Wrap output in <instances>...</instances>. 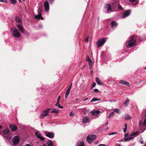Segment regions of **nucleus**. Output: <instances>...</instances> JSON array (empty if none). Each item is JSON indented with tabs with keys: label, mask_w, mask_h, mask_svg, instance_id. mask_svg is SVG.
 Instances as JSON below:
<instances>
[{
	"label": "nucleus",
	"mask_w": 146,
	"mask_h": 146,
	"mask_svg": "<svg viewBox=\"0 0 146 146\" xmlns=\"http://www.w3.org/2000/svg\"><path fill=\"white\" fill-rule=\"evenodd\" d=\"M9 127L12 131H16L17 129V126L14 125H10Z\"/></svg>",
	"instance_id": "obj_19"
},
{
	"label": "nucleus",
	"mask_w": 146,
	"mask_h": 146,
	"mask_svg": "<svg viewBox=\"0 0 146 146\" xmlns=\"http://www.w3.org/2000/svg\"><path fill=\"white\" fill-rule=\"evenodd\" d=\"M129 100L127 98H126L125 101L124 103V105L126 106H128L129 104Z\"/></svg>",
	"instance_id": "obj_22"
},
{
	"label": "nucleus",
	"mask_w": 146,
	"mask_h": 146,
	"mask_svg": "<svg viewBox=\"0 0 146 146\" xmlns=\"http://www.w3.org/2000/svg\"><path fill=\"white\" fill-rule=\"evenodd\" d=\"M2 127L0 125V129Z\"/></svg>",
	"instance_id": "obj_60"
},
{
	"label": "nucleus",
	"mask_w": 146,
	"mask_h": 146,
	"mask_svg": "<svg viewBox=\"0 0 146 146\" xmlns=\"http://www.w3.org/2000/svg\"><path fill=\"white\" fill-rule=\"evenodd\" d=\"M119 82L120 84L125 85L128 87H129L130 86V84L129 83L127 82L124 81L123 80H120L119 81Z\"/></svg>",
	"instance_id": "obj_20"
},
{
	"label": "nucleus",
	"mask_w": 146,
	"mask_h": 146,
	"mask_svg": "<svg viewBox=\"0 0 146 146\" xmlns=\"http://www.w3.org/2000/svg\"><path fill=\"white\" fill-rule=\"evenodd\" d=\"M113 110L114 112H115L119 114H120L121 113V111L118 109H113Z\"/></svg>",
	"instance_id": "obj_27"
},
{
	"label": "nucleus",
	"mask_w": 146,
	"mask_h": 146,
	"mask_svg": "<svg viewBox=\"0 0 146 146\" xmlns=\"http://www.w3.org/2000/svg\"><path fill=\"white\" fill-rule=\"evenodd\" d=\"M87 61L90 64V63H92V61L90 59L89 57L87 58Z\"/></svg>",
	"instance_id": "obj_39"
},
{
	"label": "nucleus",
	"mask_w": 146,
	"mask_h": 146,
	"mask_svg": "<svg viewBox=\"0 0 146 146\" xmlns=\"http://www.w3.org/2000/svg\"><path fill=\"white\" fill-rule=\"evenodd\" d=\"M74 115V114L73 113L71 112L69 114V115L70 117H72Z\"/></svg>",
	"instance_id": "obj_46"
},
{
	"label": "nucleus",
	"mask_w": 146,
	"mask_h": 146,
	"mask_svg": "<svg viewBox=\"0 0 146 146\" xmlns=\"http://www.w3.org/2000/svg\"><path fill=\"white\" fill-rule=\"evenodd\" d=\"M88 98H86V99H84V101H85V100H88Z\"/></svg>",
	"instance_id": "obj_54"
},
{
	"label": "nucleus",
	"mask_w": 146,
	"mask_h": 146,
	"mask_svg": "<svg viewBox=\"0 0 146 146\" xmlns=\"http://www.w3.org/2000/svg\"><path fill=\"white\" fill-rule=\"evenodd\" d=\"M110 101V102H112V101H110V100H107V101Z\"/></svg>",
	"instance_id": "obj_55"
},
{
	"label": "nucleus",
	"mask_w": 146,
	"mask_h": 146,
	"mask_svg": "<svg viewBox=\"0 0 146 146\" xmlns=\"http://www.w3.org/2000/svg\"><path fill=\"white\" fill-rule=\"evenodd\" d=\"M51 108H47L44 110L42 112V113L40 115V119H42L44 117L46 116L49 113L50 110Z\"/></svg>",
	"instance_id": "obj_4"
},
{
	"label": "nucleus",
	"mask_w": 146,
	"mask_h": 146,
	"mask_svg": "<svg viewBox=\"0 0 146 146\" xmlns=\"http://www.w3.org/2000/svg\"><path fill=\"white\" fill-rule=\"evenodd\" d=\"M138 133V131H135L133 133H132L131 134H130L131 136H135Z\"/></svg>",
	"instance_id": "obj_33"
},
{
	"label": "nucleus",
	"mask_w": 146,
	"mask_h": 146,
	"mask_svg": "<svg viewBox=\"0 0 146 146\" xmlns=\"http://www.w3.org/2000/svg\"><path fill=\"white\" fill-rule=\"evenodd\" d=\"M55 105L56 106H58V107L60 108H63V106H60L59 104V102H57L55 104Z\"/></svg>",
	"instance_id": "obj_30"
},
{
	"label": "nucleus",
	"mask_w": 146,
	"mask_h": 146,
	"mask_svg": "<svg viewBox=\"0 0 146 146\" xmlns=\"http://www.w3.org/2000/svg\"><path fill=\"white\" fill-rule=\"evenodd\" d=\"M17 26L20 31L21 33H24V29L22 25L20 24H18L17 25Z\"/></svg>",
	"instance_id": "obj_16"
},
{
	"label": "nucleus",
	"mask_w": 146,
	"mask_h": 146,
	"mask_svg": "<svg viewBox=\"0 0 146 146\" xmlns=\"http://www.w3.org/2000/svg\"><path fill=\"white\" fill-rule=\"evenodd\" d=\"M0 1L5 3H7V1L6 0H0Z\"/></svg>",
	"instance_id": "obj_42"
},
{
	"label": "nucleus",
	"mask_w": 146,
	"mask_h": 146,
	"mask_svg": "<svg viewBox=\"0 0 146 146\" xmlns=\"http://www.w3.org/2000/svg\"><path fill=\"white\" fill-rule=\"evenodd\" d=\"M49 0L50 1V3L52 2H53L54 1V0Z\"/></svg>",
	"instance_id": "obj_52"
},
{
	"label": "nucleus",
	"mask_w": 146,
	"mask_h": 146,
	"mask_svg": "<svg viewBox=\"0 0 146 146\" xmlns=\"http://www.w3.org/2000/svg\"><path fill=\"white\" fill-rule=\"evenodd\" d=\"M134 36H131L129 39V40L126 43V46L129 48L133 46L135 44L136 41L134 39Z\"/></svg>",
	"instance_id": "obj_1"
},
{
	"label": "nucleus",
	"mask_w": 146,
	"mask_h": 146,
	"mask_svg": "<svg viewBox=\"0 0 146 146\" xmlns=\"http://www.w3.org/2000/svg\"><path fill=\"white\" fill-rule=\"evenodd\" d=\"M114 113L113 111L111 112L109 114L108 118H110L114 115Z\"/></svg>",
	"instance_id": "obj_35"
},
{
	"label": "nucleus",
	"mask_w": 146,
	"mask_h": 146,
	"mask_svg": "<svg viewBox=\"0 0 146 146\" xmlns=\"http://www.w3.org/2000/svg\"><path fill=\"white\" fill-rule=\"evenodd\" d=\"M23 1H25V0H23Z\"/></svg>",
	"instance_id": "obj_64"
},
{
	"label": "nucleus",
	"mask_w": 146,
	"mask_h": 146,
	"mask_svg": "<svg viewBox=\"0 0 146 146\" xmlns=\"http://www.w3.org/2000/svg\"><path fill=\"white\" fill-rule=\"evenodd\" d=\"M96 85V83L95 82H93L91 87V89L94 87Z\"/></svg>",
	"instance_id": "obj_40"
},
{
	"label": "nucleus",
	"mask_w": 146,
	"mask_h": 146,
	"mask_svg": "<svg viewBox=\"0 0 146 146\" xmlns=\"http://www.w3.org/2000/svg\"><path fill=\"white\" fill-rule=\"evenodd\" d=\"M35 134L36 137L40 140L43 141L44 140V137L41 135L39 132H35Z\"/></svg>",
	"instance_id": "obj_12"
},
{
	"label": "nucleus",
	"mask_w": 146,
	"mask_h": 146,
	"mask_svg": "<svg viewBox=\"0 0 146 146\" xmlns=\"http://www.w3.org/2000/svg\"><path fill=\"white\" fill-rule=\"evenodd\" d=\"M82 121L84 123H87L89 121V118L87 116L84 117L83 118Z\"/></svg>",
	"instance_id": "obj_17"
},
{
	"label": "nucleus",
	"mask_w": 146,
	"mask_h": 146,
	"mask_svg": "<svg viewBox=\"0 0 146 146\" xmlns=\"http://www.w3.org/2000/svg\"><path fill=\"white\" fill-rule=\"evenodd\" d=\"M12 35L14 37L18 38L19 37L21 34L17 29L12 28L10 29Z\"/></svg>",
	"instance_id": "obj_2"
},
{
	"label": "nucleus",
	"mask_w": 146,
	"mask_h": 146,
	"mask_svg": "<svg viewBox=\"0 0 146 146\" xmlns=\"http://www.w3.org/2000/svg\"><path fill=\"white\" fill-rule=\"evenodd\" d=\"M125 119L127 120L131 119V116L128 114H125L124 117Z\"/></svg>",
	"instance_id": "obj_23"
},
{
	"label": "nucleus",
	"mask_w": 146,
	"mask_h": 146,
	"mask_svg": "<svg viewBox=\"0 0 146 146\" xmlns=\"http://www.w3.org/2000/svg\"><path fill=\"white\" fill-rule=\"evenodd\" d=\"M129 1L133 3L136 1L135 5L138 4L139 3V0H129Z\"/></svg>",
	"instance_id": "obj_32"
},
{
	"label": "nucleus",
	"mask_w": 146,
	"mask_h": 146,
	"mask_svg": "<svg viewBox=\"0 0 146 146\" xmlns=\"http://www.w3.org/2000/svg\"><path fill=\"white\" fill-rule=\"evenodd\" d=\"M84 143L83 141H79L76 145V146H84Z\"/></svg>",
	"instance_id": "obj_24"
},
{
	"label": "nucleus",
	"mask_w": 146,
	"mask_h": 146,
	"mask_svg": "<svg viewBox=\"0 0 146 146\" xmlns=\"http://www.w3.org/2000/svg\"><path fill=\"white\" fill-rule=\"evenodd\" d=\"M90 72H91V73H93V71H92V70H91L90 71Z\"/></svg>",
	"instance_id": "obj_58"
},
{
	"label": "nucleus",
	"mask_w": 146,
	"mask_h": 146,
	"mask_svg": "<svg viewBox=\"0 0 146 146\" xmlns=\"http://www.w3.org/2000/svg\"><path fill=\"white\" fill-rule=\"evenodd\" d=\"M47 145L48 146H50L52 145V142L51 140H49L47 142Z\"/></svg>",
	"instance_id": "obj_31"
},
{
	"label": "nucleus",
	"mask_w": 146,
	"mask_h": 146,
	"mask_svg": "<svg viewBox=\"0 0 146 146\" xmlns=\"http://www.w3.org/2000/svg\"><path fill=\"white\" fill-rule=\"evenodd\" d=\"M96 79L97 83L98 85H100L102 84V82H101L98 78H96Z\"/></svg>",
	"instance_id": "obj_26"
},
{
	"label": "nucleus",
	"mask_w": 146,
	"mask_h": 146,
	"mask_svg": "<svg viewBox=\"0 0 146 146\" xmlns=\"http://www.w3.org/2000/svg\"><path fill=\"white\" fill-rule=\"evenodd\" d=\"M144 70H145L146 69V67L144 68Z\"/></svg>",
	"instance_id": "obj_57"
},
{
	"label": "nucleus",
	"mask_w": 146,
	"mask_h": 146,
	"mask_svg": "<svg viewBox=\"0 0 146 146\" xmlns=\"http://www.w3.org/2000/svg\"><path fill=\"white\" fill-rule=\"evenodd\" d=\"M41 9L39 7L38 10V15H35L34 18L36 19H41L43 20L44 18L42 17L41 14Z\"/></svg>",
	"instance_id": "obj_7"
},
{
	"label": "nucleus",
	"mask_w": 146,
	"mask_h": 146,
	"mask_svg": "<svg viewBox=\"0 0 146 146\" xmlns=\"http://www.w3.org/2000/svg\"><path fill=\"white\" fill-rule=\"evenodd\" d=\"M20 139L19 136H16L14 137L12 140V142L14 145H16L19 143Z\"/></svg>",
	"instance_id": "obj_8"
},
{
	"label": "nucleus",
	"mask_w": 146,
	"mask_h": 146,
	"mask_svg": "<svg viewBox=\"0 0 146 146\" xmlns=\"http://www.w3.org/2000/svg\"><path fill=\"white\" fill-rule=\"evenodd\" d=\"M106 125H107L108 124V122H106Z\"/></svg>",
	"instance_id": "obj_56"
},
{
	"label": "nucleus",
	"mask_w": 146,
	"mask_h": 146,
	"mask_svg": "<svg viewBox=\"0 0 146 146\" xmlns=\"http://www.w3.org/2000/svg\"><path fill=\"white\" fill-rule=\"evenodd\" d=\"M134 139V137H131L127 138L126 139H125V142L127 141L130 140H131Z\"/></svg>",
	"instance_id": "obj_34"
},
{
	"label": "nucleus",
	"mask_w": 146,
	"mask_h": 146,
	"mask_svg": "<svg viewBox=\"0 0 146 146\" xmlns=\"http://www.w3.org/2000/svg\"><path fill=\"white\" fill-rule=\"evenodd\" d=\"M72 83H71V84H70V86L68 88V89H69V90H70V89H71V88L72 87Z\"/></svg>",
	"instance_id": "obj_45"
},
{
	"label": "nucleus",
	"mask_w": 146,
	"mask_h": 146,
	"mask_svg": "<svg viewBox=\"0 0 146 146\" xmlns=\"http://www.w3.org/2000/svg\"><path fill=\"white\" fill-rule=\"evenodd\" d=\"M100 100V99H97L95 98H94L91 100L90 102H94Z\"/></svg>",
	"instance_id": "obj_29"
},
{
	"label": "nucleus",
	"mask_w": 146,
	"mask_h": 146,
	"mask_svg": "<svg viewBox=\"0 0 146 146\" xmlns=\"http://www.w3.org/2000/svg\"><path fill=\"white\" fill-rule=\"evenodd\" d=\"M9 132V130L8 128H6L3 130L2 132V133L4 134L3 136L8 140L10 139H11V136L9 135H5L8 134Z\"/></svg>",
	"instance_id": "obj_5"
},
{
	"label": "nucleus",
	"mask_w": 146,
	"mask_h": 146,
	"mask_svg": "<svg viewBox=\"0 0 146 146\" xmlns=\"http://www.w3.org/2000/svg\"><path fill=\"white\" fill-rule=\"evenodd\" d=\"M44 5L45 11H48L49 9V6L48 2L47 1H45Z\"/></svg>",
	"instance_id": "obj_11"
},
{
	"label": "nucleus",
	"mask_w": 146,
	"mask_h": 146,
	"mask_svg": "<svg viewBox=\"0 0 146 146\" xmlns=\"http://www.w3.org/2000/svg\"><path fill=\"white\" fill-rule=\"evenodd\" d=\"M116 133H115V132H112V133H109V135H114L115 134H116Z\"/></svg>",
	"instance_id": "obj_43"
},
{
	"label": "nucleus",
	"mask_w": 146,
	"mask_h": 146,
	"mask_svg": "<svg viewBox=\"0 0 146 146\" xmlns=\"http://www.w3.org/2000/svg\"><path fill=\"white\" fill-rule=\"evenodd\" d=\"M110 25L111 28L112 29H115L117 26L118 24L116 22L114 21H112L110 23Z\"/></svg>",
	"instance_id": "obj_15"
},
{
	"label": "nucleus",
	"mask_w": 146,
	"mask_h": 146,
	"mask_svg": "<svg viewBox=\"0 0 146 146\" xmlns=\"http://www.w3.org/2000/svg\"><path fill=\"white\" fill-rule=\"evenodd\" d=\"M10 3L13 5L15 4L16 3L15 0H10Z\"/></svg>",
	"instance_id": "obj_37"
},
{
	"label": "nucleus",
	"mask_w": 146,
	"mask_h": 146,
	"mask_svg": "<svg viewBox=\"0 0 146 146\" xmlns=\"http://www.w3.org/2000/svg\"><path fill=\"white\" fill-rule=\"evenodd\" d=\"M60 96H59L58 97V98L57 99V102H59L60 100Z\"/></svg>",
	"instance_id": "obj_44"
},
{
	"label": "nucleus",
	"mask_w": 146,
	"mask_h": 146,
	"mask_svg": "<svg viewBox=\"0 0 146 146\" xmlns=\"http://www.w3.org/2000/svg\"><path fill=\"white\" fill-rule=\"evenodd\" d=\"M118 8L119 9H123L122 7L120 5H119L118 6Z\"/></svg>",
	"instance_id": "obj_47"
},
{
	"label": "nucleus",
	"mask_w": 146,
	"mask_h": 146,
	"mask_svg": "<svg viewBox=\"0 0 146 146\" xmlns=\"http://www.w3.org/2000/svg\"><path fill=\"white\" fill-rule=\"evenodd\" d=\"M15 20L17 23H20L21 21V19L17 16L15 17Z\"/></svg>",
	"instance_id": "obj_21"
},
{
	"label": "nucleus",
	"mask_w": 146,
	"mask_h": 146,
	"mask_svg": "<svg viewBox=\"0 0 146 146\" xmlns=\"http://www.w3.org/2000/svg\"><path fill=\"white\" fill-rule=\"evenodd\" d=\"M128 135H129L128 134H125V137H127V136H128Z\"/></svg>",
	"instance_id": "obj_51"
},
{
	"label": "nucleus",
	"mask_w": 146,
	"mask_h": 146,
	"mask_svg": "<svg viewBox=\"0 0 146 146\" xmlns=\"http://www.w3.org/2000/svg\"><path fill=\"white\" fill-rule=\"evenodd\" d=\"M18 0L20 3L21 2V0Z\"/></svg>",
	"instance_id": "obj_59"
},
{
	"label": "nucleus",
	"mask_w": 146,
	"mask_h": 146,
	"mask_svg": "<svg viewBox=\"0 0 146 146\" xmlns=\"http://www.w3.org/2000/svg\"><path fill=\"white\" fill-rule=\"evenodd\" d=\"M145 119L143 123H142V121L141 120H140L139 121V125L141 127L142 126V125H143V126H145L146 125V113L145 114Z\"/></svg>",
	"instance_id": "obj_18"
},
{
	"label": "nucleus",
	"mask_w": 146,
	"mask_h": 146,
	"mask_svg": "<svg viewBox=\"0 0 146 146\" xmlns=\"http://www.w3.org/2000/svg\"><path fill=\"white\" fill-rule=\"evenodd\" d=\"M100 113V111H99L95 110L92 111H91L90 113L91 115H94L96 116V117H98V115Z\"/></svg>",
	"instance_id": "obj_13"
},
{
	"label": "nucleus",
	"mask_w": 146,
	"mask_h": 146,
	"mask_svg": "<svg viewBox=\"0 0 146 146\" xmlns=\"http://www.w3.org/2000/svg\"><path fill=\"white\" fill-rule=\"evenodd\" d=\"M43 146H46L45 145H44Z\"/></svg>",
	"instance_id": "obj_62"
},
{
	"label": "nucleus",
	"mask_w": 146,
	"mask_h": 146,
	"mask_svg": "<svg viewBox=\"0 0 146 146\" xmlns=\"http://www.w3.org/2000/svg\"><path fill=\"white\" fill-rule=\"evenodd\" d=\"M59 112V110L56 109V108H53L52 110L51 113H58Z\"/></svg>",
	"instance_id": "obj_25"
},
{
	"label": "nucleus",
	"mask_w": 146,
	"mask_h": 146,
	"mask_svg": "<svg viewBox=\"0 0 146 146\" xmlns=\"http://www.w3.org/2000/svg\"><path fill=\"white\" fill-rule=\"evenodd\" d=\"M85 41L86 42H88V37L86 38L85 39Z\"/></svg>",
	"instance_id": "obj_49"
},
{
	"label": "nucleus",
	"mask_w": 146,
	"mask_h": 146,
	"mask_svg": "<svg viewBox=\"0 0 146 146\" xmlns=\"http://www.w3.org/2000/svg\"><path fill=\"white\" fill-rule=\"evenodd\" d=\"M106 38L107 39L108 38ZM106 41V40L105 38L99 39L96 43L97 47H98L103 45Z\"/></svg>",
	"instance_id": "obj_3"
},
{
	"label": "nucleus",
	"mask_w": 146,
	"mask_h": 146,
	"mask_svg": "<svg viewBox=\"0 0 146 146\" xmlns=\"http://www.w3.org/2000/svg\"><path fill=\"white\" fill-rule=\"evenodd\" d=\"M140 142L142 144H143V140L140 141Z\"/></svg>",
	"instance_id": "obj_53"
},
{
	"label": "nucleus",
	"mask_w": 146,
	"mask_h": 146,
	"mask_svg": "<svg viewBox=\"0 0 146 146\" xmlns=\"http://www.w3.org/2000/svg\"><path fill=\"white\" fill-rule=\"evenodd\" d=\"M98 146H106V145L104 144H101L99 145Z\"/></svg>",
	"instance_id": "obj_48"
},
{
	"label": "nucleus",
	"mask_w": 146,
	"mask_h": 146,
	"mask_svg": "<svg viewBox=\"0 0 146 146\" xmlns=\"http://www.w3.org/2000/svg\"><path fill=\"white\" fill-rule=\"evenodd\" d=\"M93 92H99V90L97 89H95L94 90Z\"/></svg>",
	"instance_id": "obj_41"
},
{
	"label": "nucleus",
	"mask_w": 146,
	"mask_h": 146,
	"mask_svg": "<svg viewBox=\"0 0 146 146\" xmlns=\"http://www.w3.org/2000/svg\"><path fill=\"white\" fill-rule=\"evenodd\" d=\"M24 146H31V145L29 144H26Z\"/></svg>",
	"instance_id": "obj_50"
},
{
	"label": "nucleus",
	"mask_w": 146,
	"mask_h": 146,
	"mask_svg": "<svg viewBox=\"0 0 146 146\" xmlns=\"http://www.w3.org/2000/svg\"><path fill=\"white\" fill-rule=\"evenodd\" d=\"M145 40V38L143 37H141V36L139 37V40L140 41H142V40Z\"/></svg>",
	"instance_id": "obj_38"
},
{
	"label": "nucleus",
	"mask_w": 146,
	"mask_h": 146,
	"mask_svg": "<svg viewBox=\"0 0 146 146\" xmlns=\"http://www.w3.org/2000/svg\"><path fill=\"white\" fill-rule=\"evenodd\" d=\"M127 124H125V128L123 129V130L124 133H125L127 131Z\"/></svg>",
	"instance_id": "obj_36"
},
{
	"label": "nucleus",
	"mask_w": 146,
	"mask_h": 146,
	"mask_svg": "<svg viewBox=\"0 0 146 146\" xmlns=\"http://www.w3.org/2000/svg\"><path fill=\"white\" fill-rule=\"evenodd\" d=\"M118 146H121L119 144Z\"/></svg>",
	"instance_id": "obj_61"
},
{
	"label": "nucleus",
	"mask_w": 146,
	"mask_h": 146,
	"mask_svg": "<svg viewBox=\"0 0 146 146\" xmlns=\"http://www.w3.org/2000/svg\"><path fill=\"white\" fill-rule=\"evenodd\" d=\"M145 110H146V107H145Z\"/></svg>",
	"instance_id": "obj_63"
},
{
	"label": "nucleus",
	"mask_w": 146,
	"mask_h": 146,
	"mask_svg": "<svg viewBox=\"0 0 146 146\" xmlns=\"http://www.w3.org/2000/svg\"><path fill=\"white\" fill-rule=\"evenodd\" d=\"M131 13V10H127L123 13L121 16V18H122L124 19L126 17L129 16Z\"/></svg>",
	"instance_id": "obj_9"
},
{
	"label": "nucleus",
	"mask_w": 146,
	"mask_h": 146,
	"mask_svg": "<svg viewBox=\"0 0 146 146\" xmlns=\"http://www.w3.org/2000/svg\"><path fill=\"white\" fill-rule=\"evenodd\" d=\"M104 8L107 9V12L108 13H109L110 12H111V6L110 4L108 3L106 4V5L105 6Z\"/></svg>",
	"instance_id": "obj_14"
},
{
	"label": "nucleus",
	"mask_w": 146,
	"mask_h": 146,
	"mask_svg": "<svg viewBox=\"0 0 146 146\" xmlns=\"http://www.w3.org/2000/svg\"><path fill=\"white\" fill-rule=\"evenodd\" d=\"M96 138V136L95 135H89L87 137V140L89 143H90L93 142Z\"/></svg>",
	"instance_id": "obj_6"
},
{
	"label": "nucleus",
	"mask_w": 146,
	"mask_h": 146,
	"mask_svg": "<svg viewBox=\"0 0 146 146\" xmlns=\"http://www.w3.org/2000/svg\"><path fill=\"white\" fill-rule=\"evenodd\" d=\"M70 90L67 89L66 91V93L65 95V98H67V97L68 96L70 92Z\"/></svg>",
	"instance_id": "obj_28"
},
{
	"label": "nucleus",
	"mask_w": 146,
	"mask_h": 146,
	"mask_svg": "<svg viewBox=\"0 0 146 146\" xmlns=\"http://www.w3.org/2000/svg\"><path fill=\"white\" fill-rule=\"evenodd\" d=\"M44 133L46 136L50 138H53L54 136V133L53 132L45 131L44 132Z\"/></svg>",
	"instance_id": "obj_10"
}]
</instances>
